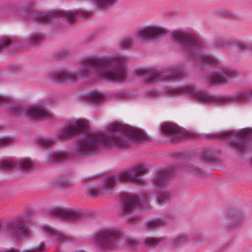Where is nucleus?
Wrapping results in <instances>:
<instances>
[{"label":"nucleus","mask_w":252,"mask_h":252,"mask_svg":"<svg viewBox=\"0 0 252 252\" xmlns=\"http://www.w3.org/2000/svg\"><path fill=\"white\" fill-rule=\"evenodd\" d=\"M127 61L125 56L119 54L106 59L87 57L81 61V67L77 71L57 70L51 72L50 76L59 82H76L95 73L100 79L121 82L126 78Z\"/></svg>","instance_id":"f257e3e1"},{"label":"nucleus","mask_w":252,"mask_h":252,"mask_svg":"<svg viewBox=\"0 0 252 252\" xmlns=\"http://www.w3.org/2000/svg\"><path fill=\"white\" fill-rule=\"evenodd\" d=\"M107 129L109 132L102 135L88 133L84 141L77 147V155H94L101 144L109 147L124 148L147 138L144 132L134 129L126 131L123 125L117 123L110 124L107 126Z\"/></svg>","instance_id":"f03ea898"},{"label":"nucleus","mask_w":252,"mask_h":252,"mask_svg":"<svg viewBox=\"0 0 252 252\" xmlns=\"http://www.w3.org/2000/svg\"><path fill=\"white\" fill-rule=\"evenodd\" d=\"M172 35L173 39L183 46L185 51L192 60L196 59L202 64L218 63L217 59L214 56L200 52L202 44L198 39L181 30L174 31Z\"/></svg>","instance_id":"7ed1b4c3"},{"label":"nucleus","mask_w":252,"mask_h":252,"mask_svg":"<svg viewBox=\"0 0 252 252\" xmlns=\"http://www.w3.org/2000/svg\"><path fill=\"white\" fill-rule=\"evenodd\" d=\"M167 93L173 95H178L182 94H188L195 95L199 100L206 102H211L215 101H220L226 102L230 101H238L245 102L249 99L250 96L252 95V90L250 91L242 93H238L234 96H215L207 94L202 92H195V87L193 85H189L185 87L177 88H168L167 89Z\"/></svg>","instance_id":"20e7f679"},{"label":"nucleus","mask_w":252,"mask_h":252,"mask_svg":"<svg viewBox=\"0 0 252 252\" xmlns=\"http://www.w3.org/2000/svg\"><path fill=\"white\" fill-rule=\"evenodd\" d=\"M148 169L147 166L141 165L127 168L117 175L106 178L101 188L107 192L113 193L115 186L120 181L139 183L142 181L141 177L147 172Z\"/></svg>","instance_id":"39448f33"},{"label":"nucleus","mask_w":252,"mask_h":252,"mask_svg":"<svg viewBox=\"0 0 252 252\" xmlns=\"http://www.w3.org/2000/svg\"><path fill=\"white\" fill-rule=\"evenodd\" d=\"M136 76H144L150 82L162 81H173L185 75L181 68H173L168 72L148 70L145 68H138L134 72Z\"/></svg>","instance_id":"423d86ee"},{"label":"nucleus","mask_w":252,"mask_h":252,"mask_svg":"<svg viewBox=\"0 0 252 252\" xmlns=\"http://www.w3.org/2000/svg\"><path fill=\"white\" fill-rule=\"evenodd\" d=\"M24 220L23 218L19 217L5 223L0 221V232L10 239L17 240L20 236L25 237L29 235V227Z\"/></svg>","instance_id":"0eeeda50"},{"label":"nucleus","mask_w":252,"mask_h":252,"mask_svg":"<svg viewBox=\"0 0 252 252\" xmlns=\"http://www.w3.org/2000/svg\"><path fill=\"white\" fill-rule=\"evenodd\" d=\"M91 15V12L87 10H78L75 12L54 10L48 14L40 13L34 16V19L38 22L44 23L50 20L62 17L66 19L68 23H73L75 22L77 16H80L82 18H87L90 16Z\"/></svg>","instance_id":"6e6552de"},{"label":"nucleus","mask_w":252,"mask_h":252,"mask_svg":"<svg viewBox=\"0 0 252 252\" xmlns=\"http://www.w3.org/2000/svg\"><path fill=\"white\" fill-rule=\"evenodd\" d=\"M250 133L246 129L235 131H228L219 134V137L226 140L234 148L242 151L244 149L246 140Z\"/></svg>","instance_id":"1a4fd4ad"},{"label":"nucleus","mask_w":252,"mask_h":252,"mask_svg":"<svg viewBox=\"0 0 252 252\" xmlns=\"http://www.w3.org/2000/svg\"><path fill=\"white\" fill-rule=\"evenodd\" d=\"M119 234L111 229H102L93 235L95 244L101 248H112L117 244Z\"/></svg>","instance_id":"9d476101"},{"label":"nucleus","mask_w":252,"mask_h":252,"mask_svg":"<svg viewBox=\"0 0 252 252\" xmlns=\"http://www.w3.org/2000/svg\"><path fill=\"white\" fill-rule=\"evenodd\" d=\"M33 167L34 163L27 158L22 159L15 163L11 158H3L0 161V169L3 171H9L14 168L21 172L28 173L33 169Z\"/></svg>","instance_id":"9b49d317"},{"label":"nucleus","mask_w":252,"mask_h":252,"mask_svg":"<svg viewBox=\"0 0 252 252\" xmlns=\"http://www.w3.org/2000/svg\"><path fill=\"white\" fill-rule=\"evenodd\" d=\"M49 215L73 221L80 220L83 215V211L79 208H55L48 211Z\"/></svg>","instance_id":"f8f14e48"},{"label":"nucleus","mask_w":252,"mask_h":252,"mask_svg":"<svg viewBox=\"0 0 252 252\" xmlns=\"http://www.w3.org/2000/svg\"><path fill=\"white\" fill-rule=\"evenodd\" d=\"M88 122L85 120H77L68 124L59 134V137L64 139L69 137L81 133L87 129Z\"/></svg>","instance_id":"ddd939ff"},{"label":"nucleus","mask_w":252,"mask_h":252,"mask_svg":"<svg viewBox=\"0 0 252 252\" xmlns=\"http://www.w3.org/2000/svg\"><path fill=\"white\" fill-rule=\"evenodd\" d=\"M166 31L162 27L150 25L140 29L137 33V37L142 40L158 39L165 35Z\"/></svg>","instance_id":"4468645a"},{"label":"nucleus","mask_w":252,"mask_h":252,"mask_svg":"<svg viewBox=\"0 0 252 252\" xmlns=\"http://www.w3.org/2000/svg\"><path fill=\"white\" fill-rule=\"evenodd\" d=\"M236 76L237 73L234 70L229 67L224 66L222 67L220 71L213 73L210 77V80L215 85H223Z\"/></svg>","instance_id":"2eb2a0df"},{"label":"nucleus","mask_w":252,"mask_h":252,"mask_svg":"<svg viewBox=\"0 0 252 252\" xmlns=\"http://www.w3.org/2000/svg\"><path fill=\"white\" fill-rule=\"evenodd\" d=\"M24 115L32 119L46 118L52 117V114L42 105L30 106L24 110Z\"/></svg>","instance_id":"dca6fc26"},{"label":"nucleus","mask_w":252,"mask_h":252,"mask_svg":"<svg viewBox=\"0 0 252 252\" xmlns=\"http://www.w3.org/2000/svg\"><path fill=\"white\" fill-rule=\"evenodd\" d=\"M162 130L173 141L179 140L184 136V132L177 126L173 124H163Z\"/></svg>","instance_id":"f3484780"},{"label":"nucleus","mask_w":252,"mask_h":252,"mask_svg":"<svg viewBox=\"0 0 252 252\" xmlns=\"http://www.w3.org/2000/svg\"><path fill=\"white\" fill-rule=\"evenodd\" d=\"M201 166L203 167L219 169L229 166L227 158H200Z\"/></svg>","instance_id":"a211bd4d"},{"label":"nucleus","mask_w":252,"mask_h":252,"mask_svg":"<svg viewBox=\"0 0 252 252\" xmlns=\"http://www.w3.org/2000/svg\"><path fill=\"white\" fill-rule=\"evenodd\" d=\"M140 200L137 196H126L123 199L121 205L122 213H128L140 204Z\"/></svg>","instance_id":"6ab92c4d"},{"label":"nucleus","mask_w":252,"mask_h":252,"mask_svg":"<svg viewBox=\"0 0 252 252\" xmlns=\"http://www.w3.org/2000/svg\"><path fill=\"white\" fill-rule=\"evenodd\" d=\"M197 156V155L193 152H185L178 153L176 155V157L177 158H189ZM198 156H200L201 158H216L217 156L216 152L214 150L208 149L202 150Z\"/></svg>","instance_id":"aec40b11"},{"label":"nucleus","mask_w":252,"mask_h":252,"mask_svg":"<svg viewBox=\"0 0 252 252\" xmlns=\"http://www.w3.org/2000/svg\"><path fill=\"white\" fill-rule=\"evenodd\" d=\"M243 216L238 211H231L228 215V225L230 228L237 226L241 222Z\"/></svg>","instance_id":"412c9836"},{"label":"nucleus","mask_w":252,"mask_h":252,"mask_svg":"<svg viewBox=\"0 0 252 252\" xmlns=\"http://www.w3.org/2000/svg\"><path fill=\"white\" fill-rule=\"evenodd\" d=\"M95 7L100 11H104L110 8L118 0H93Z\"/></svg>","instance_id":"4be33fe9"},{"label":"nucleus","mask_w":252,"mask_h":252,"mask_svg":"<svg viewBox=\"0 0 252 252\" xmlns=\"http://www.w3.org/2000/svg\"><path fill=\"white\" fill-rule=\"evenodd\" d=\"M42 230L44 232L48 234L49 235L53 236L54 240L58 243H63L67 240L65 235L55 233L53 229L49 226H43L42 227Z\"/></svg>","instance_id":"5701e85b"},{"label":"nucleus","mask_w":252,"mask_h":252,"mask_svg":"<svg viewBox=\"0 0 252 252\" xmlns=\"http://www.w3.org/2000/svg\"><path fill=\"white\" fill-rule=\"evenodd\" d=\"M169 173L166 171L159 172L153 179L154 183L157 186L164 185L169 177Z\"/></svg>","instance_id":"b1692460"},{"label":"nucleus","mask_w":252,"mask_h":252,"mask_svg":"<svg viewBox=\"0 0 252 252\" xmlns=\"http://www.w3.org/2000/svg\"><path fill=\"white\" fill-rule=\"evenodd\" d=\"M73 182L70 180L57 179L54 181V185L57 187L67 189L72 187Z\"/></svg>","instance_id":"393cba45"},{"label":"nucleus","mask_w":252,"mask_h":252,"mask_svg":"<svg viewBox=\"0 0 252 252\" xmlns=\"http://www.w3.org/2000/svg\"><path fill=\"white\" fill-rule=\"evenodd\" d=\"M163 224V220L161 219L151 220L147 222V226L149 229L159 227Z\"/></svg>","instance_id":"a878e982"},{"label":"nucleus","mask_w":252,"mask_h":252,"mask_svg":"<svg viewBox=\"0 0 252 252\" xmlns=\"http://www.w3.org/2000/svg\"><path fill=\"white\" fill-rule=\"evenodd\" d=\"M122 243L126 248L135 249L137 245V241L132 238L127 237L122 240Z\"/></svg>","instance_id":"bb28decb"},{"label":"nucleus","mask_w":252,"mask_h":252,"mask_svg":"<svg viewBox=\"0 0 252 252\" xmlns=\"http://www.w3.org/2000/svg\"><path fill=\"white\" fill-rule=\"evenodd\" d=\"M104 182V181L103 182ZM103 184V183H102ZM103 184L101 185L100 190L97 189H91L90 190H89L88 192V195H89L91 197H95L99 195H103L104 193H109V192H107L105 191L103 189H102V186ZM111 194L112 193H110Z\"/></svg>","instance_id":"cd10ccee"},{"label":"nucleus","mask_w":252,"mask_h":252,"mask_svg":"<svg viewBox=\"0 0 252 252\" xmlns=\"http://www.w3.org/2000/svg\"><path fill=\"white\" fill-rule=\"evenodd\" d=\"M89 97L91 100L96 102L102 100L104 98V95L100 92L93 91L89 94Z\"/></svg>","instance_id":"c85d7f7f"},{"label":"nucleus","mask_w":252,"mask_h":252,"mask_svg":"<svg viewBox=\"0 0 252 252\" xmlns=\"http://www.w3.org/2000/svg\"><path fill=\"white\" fill-rule=\"evenodd\" d=\"M188 170L193 175L199 177H202L205 175V173H204L200 168L195 166L189 167Z\"/></svg>","instance_id":"c756f323"},{"label":"nucleus","mask_w":252,"mask_h":252,"mask_svg":"<svg viewBox=\"0 0 252 252\" xmlns=\"http://www.w3.org/2000/svg\"><path fill=\"white\" fill-rule=\"evenodd\" d=\"M67 158H47L43 162L44 164L58 165L64 162Z\"/></svg>","instance_id":"7c9ffc66"},{"label":"nucleus","mask_w":252,"mask_h":252,"mask_svg":"<svg viewBox=\"0 0 252 252\" xmlns=\"http://www.w3.org/2000/svg\"><path fill=\"white\" fill-rule=\"evenodd\" d=\"M170 199V196L166 193H160L158 196V204L161 206L168 202Z\"/></svg>","instance_id":"2f4dec72"},{"label":"nucleus","mask_w":252,"mask_h":252,"mask_svg":"<svg viewBox=\"0 0 252 252\" xmlns=\"http://www.w3.org/2000/svg\"><path fill=\"white\" fill-rule=\"evenodd\" d=\"M13 142L12 138L10 136L0 137V148H3L11 144Z\"/></svg>","instance_id":"473e14b6"},{"label":"nucleus","mask_w":252,"mask_h":252,"mask_svg":"<svg viewBox=\"0 0 252 252\" xmlns=\"http://www.w3.org/2000/svg\"><path fill=\"white\" fill-rule=\"evenodd\" d=\"M187 237L185 235H180L177 236L173 241L172 244L174 247H176L186 241Z\"/></svg>","instance_id":"72a5a7b5"},{"label":"nucleus","mask_w":252,"mask_h":252,"mask_svg":"<svg viewBox=\"0 0 252 252\" xmlns=\"http://www.w3.org/2000/svg\"><path fill=\"white\" fill-rule=\"evenodd\" d=\"M161 240L154 238H147L145 239V243L146 246L150 247H155L159 244Z\"/></svg>","instance_id":"f704fd0d"},{"label":"nucleus","mask_w":252,"mask_h":252,"mask_svg":"<svg viewBox=\"0 0 252 252\" xmlns=\"http://www.w3.org/2000/svg\"><path fill=\"white\" fill-rule=\"evenodd\" d=\"M133 43V39L131 37H126L124 38L121 42V45L122 47L129 48H130Z\"/></svg>","instance_id":"c9c22d12"},{"label":"nucleus","mask_w":252,"mask_h":252,"mask_svg":"<svg viewBox=\"0 0 252 252\" xmlns=\"http://www.w3.org/2000/svg\"><path fill=\"white\" fill-rule=\"evenodd\" d=\"M43 39L42 36L39 33L33 34L30 39V42L32 44H36L40 42Z\"/></svg>","instance_id":"e433bc0d"},{"label":"nucleus","mask_w":252,"mask_h":252,"mask_svg":"<svg viewBox=\"0 0 252 252\" xmlns=\"http://www.w3.org/2000/svg\"><path fill=\"white\" fill-rule=\"evenodd\" d=\"M53 142V140L51 138H42L39 140V144L45 147L50 146Z\"/></svg>","instance_id":"4c0bfd02"},{"label":"nucleus","mask_w":252,"mask_h":252,"mask_svg":"<svg viewBox=\"0 0 252 252\" xmlns=\"http://www.w3.org/2000/svg\"><path fill=\"white\" fill-rule=\"evenodd\" d=\"M11 111L17 115H21V111L23 110L17 104H14L11 108Z\"/></svg>","instance_id":"58836bf2"},{"label":"nucleus","mask_w":252,"mask_h":252,"mask_svg":"<svg viewBox=\"0 0 252 252\" xmlns=\"http://www.w3.org/2000/svg\"><path fill=\"white\" fill-rule=\"evenodd\" d=\"M228 43L222 40H218L216 42V45L218 48H225L228 46Z\"/></svg>","instance_id":"ea45409f"},{"label":"nucleus","mask_w":252,"mask_h":252,"mask_svg":"<svg viewBox=\"0 0 252 252\" xmlns=\"http://www.w3.org/2000/svg\"><path fill=\"white\" fill-rule=\"evenodd\" d=\"M10 44V41L7 39H3L0 41V49L6 48Z\"/></svg>","instance_id":"a19ab883"},{"label":"nucleus","mask_w":252,"mask_h":252,"mask_svg":"<svg viewBox=\"0 0 252 252\" xmlns=\"http://www.w3.org/2000/svg\"><path fill=\"white\" fill-rule=\"evenodd\" d=\"M66 157V153L63 151H57L52 156V158H65Z\"/></svg>","instance_id":"79ce46f5"},{"label":"nucleus","mask_w":252,"mask_h":252,"mask_svg":"<svg viewBox=\"0 0 252 252\" xmlns=\"http://www.w3.org/2000/svg\"><path fill=\"white\" fill-rule=\"evenodd\" d=\"M247 162L249 164V166L252 168V158H247Z\"/></svg>","instance_id":"37998d69"},{"label":"nucleus","mask_w":252,"mask_h":252,"mask_svg":"<svg viewBox=\"0 0 252 252\" xmlns=\"http://www.w3.org/2000/svg\"><path fill=\"white\" fill-rule=\"evenodd\" d=\"M135 220V219H133V218H132V219H128V221H132V220Z\"/></svg>","instance_id":"c03bdc74"},{"label":"nucleus","mask_w":252,"mask_h":252,"mask_svg":"<svg viewBox=\"0 0 252 252\" xmlns=\"http://www.w3.org/2000/svg\"><path fill=\"white\" fill-rule=\"evenodd\" d=\"M76 252H84L80 250V251H76Z\"/></svg>","instance_id":"a18cd8bd"},{"label":"nucleus","mask_w":252,"mask_h":252,"mask_svg":"<svg viewBox=\"0 0 252 252\" xmlns=\"http://www.w3.org/2000/svg\"><path fill=\"white\" fill-rule=\"evenodd\" d=\"M2 98L0 96V101H2Z\"/></svg>","instance_id":"49530a36"}]
</instances>
